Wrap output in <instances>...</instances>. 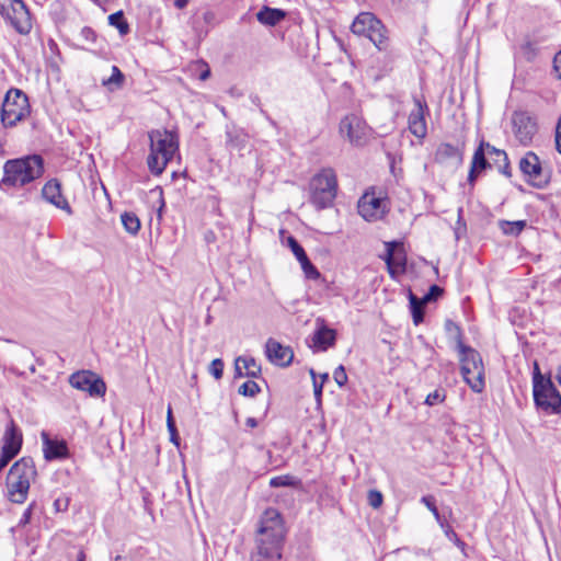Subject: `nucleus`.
<instances>
[{
	"mask_svg": "<svg viewBox=\"0 0 561 561\" xmlns=\"http://www.w3.org/2000/svg\"><path fill=\"white\" fill-rule=\"evenodd\" d=\"M285 538V527L280 514L275 508H267L260 519L255 535V552L251 561L278 560Z\"/></svg>",
	"mask_w": 561,
	"mask_h": 561,
	"instance_id": "nucleus-1",
	"label": "nucleus"
},
{
	"mask_svg": "<svg viewBox=\"0 0 561 561\" xmlns=\"http://www.w3.org/2000/svg\"><path fill=\"white\" fill-rule=\"evenodd\" d=\"M44 174V160L38 154L12 159L4 162L1 187H23Z\"/></svg>",
	"mask_w": 561,
	"mask_h": 561,
	"instance_id": "nucleus-2",
	"label": "nucleus"
},
{
	"mask_svg": "<svg viewBox=\"0 0 561 561\" xmlns=\"http://www.w3.org/2000/svg\"><path fill=\"white\" fill-rule=\"evenodd\" d=\"M150 153L147 164L153 175H160L179 149L178 137L167 129H153L148 134Z\"/></svg>",
	"mask_w": 561,
	"mask_h": 561,
	"instance_id": "nucleus-3",
	"label": "nucleus"
},
{
	"mask_svg": "<svg viewBox=\"0 0 561 561\" xmlns=\"http://www.w3.org/2000/svg\"><path fill=\"white\" fill-rule=\"evenodd\" d=\"M36 476L35 463L31 457H23L15 461L7 476L9 500L16 504L24 503L31 482L35 480Z\"/></svg>",
	"mask_w": 561,
	"mask_h": 561,
	"instance_id": "nucleus-4",
	"label": "nucleus"
},
{
	"mask_svg": "<svg viewBox=\"0 0 561 561\" xmlns=\"http://www.w3.org/2000/svg\"><path fill=\"white\" fill-rule=\"evenodd\" d=\"M457 350L459 352L460 370L466 383L472 391L481 393L484 389V365L478 351L465 345L461 340L458 341Z\"/></svg>",
	"mask_w": 561,
	"mask_h": 561,
	"instance_id": "nucleus-5",
	"label": "nucleus"
},
{
	"mask_svg": "<svg viewBox=\"0 0 561 561\" xmlns=\"http://www.w3.org/2000/svg\"><path fill=\"white\" fill-rule=\"evenodd\" d=\"M337 193V179L333 169L324 168L310 181V202L318 209L330 208Z\"/></svg>",
	"mask_w": 561,
	"mask_h": 561,
	"instance_id": "nucleus-6",
	"label": "nucleus"
},
{
	"mask_svg": "<svg viewBox=\"0 0 561 561\" xmlns=\"http://www.w3.org/2000/svg\"><path fill=\"white\" fill-rule=\"evenodd\" d=\"M534 400L538 408L556 412L561 408V396L551 379L541 375L537 363L533 376Z\"/></svg>",
	"mask_w": 561,
	"mask_h": 561,
	"instance_id": "nucleus-7",
	"label": "nucleus"
},
{
	"mask_svg": "<svg viewBox=\"0 0 561 561\" xmlns=\"http://www.w3.org/2000/svg\"><path fill=\"white\" fill-rule=\"evenodd\" d=\"M30 114L28 99L24 92L11 89L7 92L2 104L1 123L4 127H13Z\"/></svg>",
	"mask_w": 561,
	"mask_h": 561,
	"instance_id": "nucleus-8",
	"label": "nucleus"
},
{
	"mask_svg": "<svg viewBox=\"0 0 561 561\" xmlns=\"http://www.w3.org/2000/svg\"><path fill=\"white\" fill-rule=\"evenodd\" d=\"M69 383L77 390L88 392L91 397H103L106 392L104 380L91 370H79L71 374Z\"/></svg>",
	"mask_w": 561,
	"mask_h": 561,
	"instance_id": "nucleus-9",
	"label": "nucleus"
},
{
	"mask_svg": "<svg viewBox=\"0 0 561 561\" xmlns=\"http://www.w3.org/2000/svg\"><path fill=\"white\" fill-rule=\"evenodd\" d=\"M370 128L356 115H347L340 123V133L352 145L363 146L369 136Z\"/></svg>",
	"mask_w": 561,
	"mask_h": 561,
	"instance_id": "nucleus-10",
	"label": "nucleus"
},
{
	"mask_svg": "<svg viewBox=\"0 0 561 561\" xmlns=\"http://www.w3.org/2000/svg\"><path fill=\"white\" fill-rule=\"evenodd\" d=\"M512 126L515 138L523 146L530 145L538 130L535 118L524 111L513 113Z\"/></svg>",
	"mask_w": 561,
	"mask_h": 561,
	"instance_id": "nucleus-11",
	"label": "nucleus"
},
{
	"mask_svg": "<svg viewBox=\"0 0 561 561\" xmlns=\"http://www.w3.org/2000/svg\"><path fill=\"white\" fill-rule=\"evenodd\" d=\"M519 169L522 173L528 178V181L537 188H543L549 178L542 171L540 160L538 156L528 151L519 161Z\"/></svg>",
	"mask_w": 561,
	"mask_h": 561,
	"instance_id": "nucleus-12",
	"label": "nucleus"
},
{
	"mask_svg": "<svg viewBox=\"0 0 561 561\" xmlns=\"http://www.w3.org/2000/svg\"><path fill=\"white\" fill-rule=\"evenodd\" d=\"M2 9H4L2 7ZM14 30L26 35L32 30L31 14L22 0H12L9 9L1 11Z\"/></svg>",
	"mask_w": 561,
	"mask_h": 561,
	"instance_id": "nucleus-13",
	"label": "nucleus"
},
{
	"mask_svg": "<svg viewBox=\"0 0 561 561\" xmlns=\"http://www.w3.org/2000/svg\"><path fill=\"white\" fill-rule=\"evenodd\" d=\"M492 153L501 156L504 154V150L497 149L489 142L482 140L472 157L471 168L468 175L469 183H473L482 171L491 168V163L485 158V154L492 157Z\"/></svg>",
	"mask_w": 561,
	"mask_h": 561,
	"instance_id": "nucleus-14",
	"label": "nucleus"
},
{
	"mask_svg": "<svg viewBox=\"0 0 561 561\" xmlns=\"http://www.w3.org/2000/svg\"><path fill=\"white\" fill-rule=\"evenodd\" d=\"M42 197L45 202L65 211L67 215L71 216L73 214L68 199L62 194V186L59 180H48L42 188Z\"/></svg>",
	"mask_w": 561,
	"mask_h": 561,
	"instance_id": "nucleus-15",
	"label": "nucleus"
},
{
	"mask_svg": "<svg viewBox=\"0 0 561 561\" xmlns=\"http://www.w3.org/2000/svg\"><path fill=\"white\" fill-rule=\"evenodd\" d=\"M358 214L367 221H376L383 217L386 205L381 197L374 193H365L358 201Z\"/></svg>",
	"mask_w": 561,
	"mask_h": 561,
	"instance_id": "nucleus-16",
	"label": "nucleus"
},
{
	"mask_svg": "<svg viewBox=\"0 0 561 561\" xmlns=\"http://www.w3.org/2000/svg\"><path fill=\"white\" fill-rule=\"evenodd\" d=\"M428 107L425 101L414 98V107L409 114L408 124L409 130L416 138H424L427 133L425 113Z\"/></svg>",
	"mask_w": 561,
	"mask_h": 561,
	"instance_id": "nucleus-17",
	"label": "nucleus"
},
{
	"mask_svg": "<svg viewBox=\"0 0 561 561\" xmlns=\"http://www.w3.org/2000/svg\"><path fill=\"white\" fill-rule=\"evenodd\" d=\"M267 358L275 365L286 367L294 358V352L290 347L284 346L273 339H268L265 345Z\"/></svg>",
	"mask_w": 561,
	"mask_h": 561,
	"instance_id": "nucleus-18",
	"label": "nucleus"
},
{
	"mask_svg": "<svg viewBox=\"0 0 561 561\" xmlns=\"http://www.w3.org/2000/svg\"><path fill=\"white\" fill-rule=\"evenodd\" d=\"M43 453L46 460L65 459L69 451L65 440H54L48 433L42 432Z\"/></svg>",
	"mask_w": 561,
	"mask_h": 561,
	"instance_id": "nucleus-19",
	"label": "nucleus"
},
{
	"mask_svg": "<svg viewBox=\"0 0 561 561\" xmlns=\"http://www.w3.org/2000/svg\"><path fill=\"white\" fill-rule=\"evenodd\" d=\"M249 144V135L241 127L228 125L226 127V147L230 151L241 152Z\"/></svg>",
	"mask_w": 561,
	"mask_h": 561,
	"instance_id": "nucleus-20",
	"label": "nucleus"
},
{
	"mask_svg": "<svg viewBox=\"0 0 561 561\" xmlns=\"http://www.w3.org/2000/svg\"><path fill=\"white\" fill-rule=\"evenodd\" d=\"M336 341V331L328 328L321 321V325L314 331L310 345L314 351L324 352L333 346Z\"/></svg>",
	"mask_w": 561,
	"mask_h": 561,
	"instance_id": "nucleus-21",
	"label": "nucleus"
},
{
	"mask_svg": "<svg viewBox=\"0 0 561 561\" xmlns=\"http://www.w3.org/2000/svg\"><path fill=\"white\" fill-rule=\"evenodd\" d=\"M22 442L23 437L21 431L14 424V422L11 421L4 432L1 450L11 453L13 456H16L21 450Z\"/></svg>",
	"mask_w": 561,
	"mask_h": 561,
	"instance_id": "nucleus-22",
	"label": "nucleus"
},
{
	"mask_svg": "<svg viewBox=\"0 0 561 561\" xmlns=\"http://www.w3.org/2000/svg\"><path fill=\"white\" fill-rule=\"evenodd\" d=\"M378 19L370 12H362L354 20L351 30L354 34L359 36L367 35L375 28L374 26H378Z\"/></svg>",
	"mask_w": 561,
	"mask_h": 561,
	"instance_id": "nucleus-23",
	"label": "nucleus"
},
{
	"mask_svg": "<svg viewBox=\"0 0 561 561\" xmlns=\"http://www.w3.org/2000/svg\"><path fill=\"white\" fill-rule=\"evenodd\" d=\"M463 141L458 146H454L448 142H443L438 146L436 150V158L440 161L455 159L458 163H461L463 160Z\"/></svg>",
	"mask_w": 561,
	"mask_h": 561,
	"instance_id": "nucleus-24",
	"label": "nucleus"
},
{
	"mask_svg": "<svg viewBox=\"0 0 561 561\" xmlns=\"http://www.w3.org/2000/svg\"><path fill=\"white\" fill-rule=\"evenodd\" d=\"M286 16V12L282 9L263 7L257 13L256 19L261 24L275 26Z\"/></svg>",
	"mask_w": 561,
	"mask_h": 561,
	"instance_id": "nucleus-25",
	"label": "nucleus"
},
{
	"mask_svg": "<svg viewBox=\"0 0 561 561\" xmlns=\"http://www.w3.org/2000/svg\"><path fill=\"white\" fill-rule=\"evenodd\" d=\"M374 27L375 28L367 35V38H369L379 50H386L389 46V38L385 25L378 21V26Z\"/></svg>",
	"mask_w": 561,
	"mask_h": 561,
	"instance_id": "nucleus-26",
	"label": "nucleus"
},
{
	"mask_svg": "<svg viewBox=\"0 0 561 561\" xmlns=\"http://www.w3.org/2000/svg\"><path fill=\"white\" fill-rule=\"evenodd\" d=\"M410 309L414 324H420L424 320V305L427 304L423 298L419 299L410 291L409 295Z\"/></svg>",
	"mask_w": 561,
	"mask_h": 561,
	"instance_id": "nucleus-27",
	"label": "nucleus"
},
{
	"mask_svg": "<svg viewBox=\"0 0 561 561\" xmlns=\"http://www.w3.org/2000/svg\"><path fill=\"white\" fill-rule=\"evenodd\" d=\"M125 230L130 234H137L140 229V220L135 213L125 211L121 215Z\"/></svg>",
	"mask_w": 561,
	"mask_h": 561,
	"instance_id": "nucleus-28",
	"label": "nucleus"
},
{
	"mask_svg": "<svg viewBox=\"0 0 561 561\" xmlns=\"http://www.w3.org/2000/svg\"><path fill=\"white\" fill-rule=\"evenodd\" d=\"M125 76L117 66H112V76L107 79H103L102 84L107 87L111 91L123 87Z\"/></svg>",
	"mask_w": 561,
	"mask_h": 561,
	"instance_id": "nucleus-29",
	"label": "nucleus"
},
{
	"mask_svg": "<svg viewBox=\"0 0 561 561\" xmlns=\"http://www.w3.org/2000/svg\"><path fill=\"white\" fill-rule=\"evenodd\" d=\"M501 230L504 234L518 236L526 227L525 220L507 221L501 220L499 222Z\"/></svg>",
	"mask_w": 561,
	"mask_h": 561,
	"instance_id": "nucleus-30",
	"label": "nucleus"
},
{
	"mask_svg": "<svg viewBox=\"0 0 561 561\" xmlns=\"http://www.w3.org/2000/svg\"><path fill=\"white\" fill-rule=\"evenodd\" d=\"M110 25L116 27L121 35H126L129 32V25L124 18L123 11H117L108 16Z\"/></svg>",
	"mask_w": 561,
	"mask_h": 561,
	"instance_id": "nucleus-31",
	"label": "nucleus"
},
{
	"mask_svg": "<svg viewBox=\"0 0 561 561\" xmlns=\"http://www.w3.org/2000/svg\"><path fill=\"white\" fill-rule=\"evenodd\" d=\"M238 362H241L243 368L247 370V377L255 378L261 374V366L253 357L239 356Z\"/></svg>",
	"mask_w": 561,
	"mask_h": 561,
	"instance_id": "nucleus-32",
	"label": "nucleus"
},
{
	"mask_svg": "<svg viewBox=\"0 0 561 561\" xmlns=\"http://www.w3.org/2000/svg\"><path fill=\"white\" fill-rule=\"evenodd\" d=\"M440 527H442L445 536L447 537V539L450 540L451 542H454L455 546L458 547L463 554H466L467 545L465 541H462L458 537V535L455 533L453 527L449 524H447L446 522L440 523Z\"/></svg>",
	"mask_w": 561,
	"mask_h": 561,
	"instance_id": "nucleus-33",
	"label": "nucleus"
},
{
	"mask_svg": "<svg viewBox=\"0 0 561 561\" xmlns=\"http://www.w3.org/2000/svg\"><path fill=\"white\" fill-rule=\"evenodd\" d=\"M299 263L301 265V268L306 275L307 278H310V279H318L320 278L321 274L320 272L317 270V267L310 262V260L308 259L307 255H305L304 257H301L299 260Z\"/></svg>",
	"mask_w": 561,
	"mask_h": 561,
	"instance_id": "nucleus-34",
	"label": "nucleus"
},
{
	"mask_svg": "<svg viewBox=\"0 0 561 561\" xmlns=\"http://www.w3.org/2000/svg\"><path fill=\"white\" fill-rule=\"evenodd\" d=\"M297 483H298V480L288 474L277 476L270 480V485L272 488L295 486V485H297Z\"/></svg>",
	"mask_w": 561,
	"mask_h": 561,
	"instance_id": "nucleus-35",
	"label": "nucleus"
},
{
	"mask_svg": "<svg viewBox=\"0 0 561 561\" xmlns=\"http://www.w3.org/2000/svg\"><path fill=\"white\" fill-rule=\"evenodd\" d=\"M260 391H261L260 386L255 381H252V380L243 382L238 389L239 394L244 396V397H254Z\"/></svg>",
	"mask_w": 561,
	"mask_h": 561,
	"instance_id": "nucleus-36",
	"label": "nucleus"
},
{
	"mask_svg": "<svg viewBox=\"0 0 561 561\" xmlns=\"http://www.w3.org/2000/svg\"><path fill=\"white\" fill-rule=\"evenodd\" d=\"M167 426H168V431L171 436V442L174 443L175 445H179L178 431H176V426H175V423L173 420L172 409L170 405L168 408V414H167Z\"/></svg>",
	"mask_w": 561,
	"mask_h": 561,
	"instance_id": "nucleus-37",
	"label": "nucleus"
},
{
	"mask_svg": "<svg viewBox=\"0 0 561 561\" xmlns=\"http://www.w3.org/2000/svg\"><path fill=\"white\" fill-rule=\"evenodd\" d=\"M286 242L298 261L307 255L304 248L299 244L295 237H287Z\"/></svg>",
	"mask_w": 561,
	"mask_h": 561,
	"instance_id": "nucleus-38",
	"label": "nucleus"
},
{
	"mask_svg": "<svg viewBox=\"0 0 561 561\" xmlns=\"http://www.w3.org/2000/svg\"><path fill=\"white\" fill-rule=\"evenodd\" d=\"M399 245L398 242L396 241H392V242H387L386 243V248H387V255L385 257V261H386V264L388 266V270H389V273L391 275H393V270H392V264H393V261H394V249Z\"/></svg>",
	"mask_w": 561,
	"mask_h": 561,
	"instance_id": "nucleus-39",
	"label": "nucleus"
},
{
	"mask_svg": "<svg viewBox=\"0 0 561 561\" xmlns=\"http://www.w3.org/2000/svg\"><path fill=\"white\" fill-rule=\"evenodd\" d=\"M422 503L425 504V506L433 513L435 519L440 524L444 523L443 518L440 517V514L435 505L434 499L432 496H423L421 500Z\"/></svg>",
	"mask_w": 561,
	"mask_h": 561,
	"instance_id": "nucleus-40",
	"label": "nucleus"
},
{
	"mask_svg": "<svg viewBox=\"0 0 561 561\" xmlns=\"http://www.w3.org/2000/svg\"><path fill=\"white\" fill-rule=\"evenodd\" d=\"M209 373L215 379H220L224 374V362L220 358H216L210 363Z\"/></svg>",
	"mask_w": 561,
	"mask_h": 561,
	"instance_id": "nucleus-41",
	"label": "nucleus"
},
{
	"mask_svg": "<svg viewBox=\"0 0 561 561\" xmlns=\"http://www.w3.org/2000/svg\"><path fill=\"white\" fill-rule=\"evenodd\" d=\"M445 400V393L443 390L436 389L435 391L427 394L425 399V404L435 405Z\"/></svg>",
	"mask_w": 561,
	"mask_h": 561,
	"instance_id": "nucleus-42",
	"label": "nucleus"
},
{
	"mask_svg": "<svg viewBox=\"0 0 561 561\" xmlns=\"http://www.w3.org/2000/svg\"><path fill=\"white\" fill-rule=\"evenodd\" d=\"M443 295V289L438 285H432L428 291L424 295L423 299L426 302L435 301Z\"/></svg>",
	"mask_w": 561,
	"mask_h": 561,
	"instance_id": "nucleus-43",
	"label": "nucleus"
},
{
	"mask_svg": "<svg viewBox=\"0 0 561 561\" xmlns=\"http://www.w3.org/2000/svg\"><path fill=\"white\" fill-rule=\"evenodd\" d=\"M333 378L339 387H343L347 382V375L344 366L340 365L333 373Z\"/></svg>",
	"mask_w": 561,
	"mask_h": 561,
	"instance_id": "nucleus-44",
	"label": "nucleus"
},
{
	"mask_svg": "<svg viewBox=\"0 0 561 561\" xmlns=\"http://www.w3.org/2000/svg\"><path fill=\"white\" fill-rule=\"evenodd\" d=\"M368 503L371 507L378 508L382 504V494L377 490L368 492Z\"/></svg>",
	"mask_w": 561,
	"mask_h": 561,
	"instance_id": "nucleus-45",
	"label": "nucleus"
},
{
	"mask_svg": "<svg viewBox=\"0 0 561 561\" xmlns=\"http://www.w3.org/2000/svg\"><path fill=\"white\" fill-rule=\"evenodd\" d=\"M80 37L84 42L94 43L96 39V34L91 27L84 26L80 31Z\"/></svg>",
	"mask_w": 561,
	"mask_h": 561,
	"instance_id": "nucleus-46",
	"label": "nucleus"
},
{
	"mask_svg": "<svg viewBox=\"0 0 561 561\" xmlns=\"http://www.w3.org/2000/svg\"><path fill=\"white\" fill-rule=\"evenodd\" d=\"M310 375L313 379V392H314V397L320 400L321 398V394H322V389H323V383L319 382L318 379H317V376H316V373L313 369H310Z\"/></svg>",
	"mask_w": 561,
	"mask_h": 561,
	"instance_id": "nucleus-47",
	"label": "nucleus"
},
{
	"mask_svg": "<svg viewBox=\"0 0 561 561\" xmlns=\"http://www.w3.org/2000/svg\"><path fill=\"white\" fill-rule=\"evenodd\" d=\"M14 457L15 456H13L11 453L1 450V453H0V471L3 470Z\"/></svg>",
	"mask_w": 561,
	"mask_h": 561,
	"instance_id": "nucleus-48",
	"label": "nucleus"
},
{
	"mask_svg": "<svg viewBox=\"0 0 561 561\" xmlns=\"http://www.w3.org/2000/svg\"><path fill=\"white\" fill-rule=\"evenodd\" d=\"M499 158L502 159V162H503V167L500 164L499 168H500V171L505 174L506 176H510L511 175V170H510V163H508V158H507V154L506 152L504 151V154H501V156H497Z\"/></svg>",
	"mask_w": 561,
	"mask_h": 561,
	"instance_id": "nucleus-49",
	"label": "nucleus"
},
{
	"mask_svg": "<svg viewBox=\"0 0 561 561\" xmlns=\"http://www.w3.org/2000/svg\"><path fill=\"white\" fill-rule=\"evenodd\" d=\"M553 70L559 79H561V49L553 58Z\"/></svg>",
	"mask_w": 561,
	"mask_h": 561,
	"instance_id": "nucleus-50",
	"label": "nucleus"
},
{
	"mask_svg": "<svg viewBox=\"0 0 561 561\" xmlns=\"http://www.w3.org/2000/svg\"><path fill=\"white\" fill-rule=\"evenodd\" d=\"M34 503L30 504L28 507L24 511L21 519L20 525L24 526L30 523L31 516H32V510H33Z\"/></svg>",
	"mask_w": 561,
	"mask_h": 561,
	"instance_id": "nucleus-51",
	"label": "nucleus"
},
{
	"mask_svg": "<svg viewBox=\"0 0 561 561\" xmlns=\"http://www.w3.org/2000/svg\"><path fill=\"white\" fill-rule=\"evenodd\" d=\"M245 373H243V365L241 366V362H238V357L234 360V378L245 377Z\"/></svg>",
	"mask_w": 561,
	"mask_h": 561,
	"instance_id": "nucleus-52",
	"label": "nucleus"
},
{
	"mask_svg": "<svg viewBox=\"0 0 561 561\" xmlns=\"http://www.w3.org/2000/svg\"><path fill=\"white\" fill-rule=\"evenodd\" d=\"M210 76V69L208 67H206L205 70H203L199 75V79L205 81L206 79H208Z\"/></svg>",
	"mask_w": 561,
	"mask_h": 561,
	"instance_id": "nucleus-53",
	"label": "nucleus"
},
{
	"mask_svg": "<svg viewBox=\"0 0 561 561\" xmlns=\"http://www.w3.org/2000/svg\"><path fill=\"white\" fill-rule=\"evenodd\" d=\"M245 424L249 426V427H256L257 426V421L256 419L254 417H248L247 421H245Z\"/></svg>",
	"mask_w": 561,
	"mask_h": 561,
	"instance_id": "nucleus-54",
	"label": "nucleus"
},
{
	"mask_svg": "<svg viewBox=\"0 0 561 561\" xmlns=\"http://www.w3.org/2000/svg\"><path fill=\"white\" fill-rule=\"evenodd\" d=\"M187 0H174V5L179 9H183L187 4Z\"/></svg>",
	"mask_w": 561,
	"mask_h": 561,
	"instance_id": "nucleus-55",
	"label": "nucleus"
},
{
	"mask_svg": "<svg viewBox=\"0 0 561 561\" xmlns=\"http://www.w3.org/2000/svg\"><path fill=\"white\" fill-rule=\"evenodd\" d=\"M77 561H85V553L82 549L78 552Z\"/></svg>",
	"mask_w": 561,
	"mask_h": 561,
	"instance_id": "nucleus-56",
	"label": "nucleus"
},
{
	"mask_svg": "<svg viewBox=\"0 0 561 561\" xmlns=\"http://www.w3.org/2000/svg\"><path fill=\"white\" fill-rule=\"evenodd\" d=\"M329 379V375L327 373L320 375V381L321 383L324 385V382Z\"/></svg>",
	"mask_w": 561,
	"mask_h": 561,
	"instance_id": "nucleus-57",
	"label": "nucleus"
},
{
	"mask_svg": "<svg viewBox=\"0 0 561 561\" xmlns=\"http://www.w3.org/2000/svg\"><path fill=\"white\" fill-rule=\"evenodd\" d=\"M557 380L561 386V366L559 367L558 373H557Z\"/></svg>",
	"mask_w": 561,
	"mask_h": 561,
	"instance_id": "nucleus-58",
	"label": "nucleus"
},
{
	"mask_svg": "<svg viewBox=\"0 0 561 561\" xmlns=\"http://www.w3.org/2000/svg\"><path fill=\"white\" fill-rule=\"evenodd\" d=\"M211 16H213V14L210 12H205L204 13V20L205 21H208Z\"/></svg>",
	"mask_w": 561,
	"mask_h": 561,
	"instance_id": "nucleus-59",
	"label": "nucleus"
},
{
	"mask_svg": "<svg viewBox=\"0 0 561 561\" xmlns=\"http://www.w3.org/2000/svg\"><path fill=\"white\" fill-rule=\"evenodd\" d=\"M55 506H56V510H57V511H60V510H61V508H60V500H56V501H55Z\"/></svg>",
	"mask_w": 561,
	"mask_h": 561,
	"instance_id": "nucleus-60",
	"label": "nucleus"
},
{
	"mask_svg": "<svg viewBox=\"0 0 561 561\" xmlns=\"http://www.w3.org/2000/svg\"><path fill=\"white\" fill-rule=\"evenodd\" d=\"M492 156H493V157H496V159H494V162H495V163H500V162L502 161V159H501V158H499V157L496 156V153H492Z\"/></svg>",
	"mask_w": 561,
	"mask_h": 561,
	"instance_id": "nucleus-61",
	"label": "nucleus"
},
{
	"mask_svg": "<svg viewBox=\"0 0 561 561\" xmlns=\"http://www.w3.org/2000/svg\"><path fill=\"white\" fill-rule=\"evenodd\" d=\"M115 561H122V557H121V556H117V557L115 558Z\"/></svg>",
	"mask_w": 561,
	"mask_h": 561,
	"instance_id": "nucleus-62",
	"label": "nucleus"
}]
</instances>
